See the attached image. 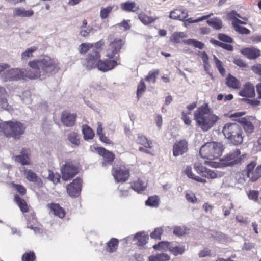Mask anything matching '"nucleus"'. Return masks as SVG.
I'll return each instance as SVG.
<instances>
[{"instance_id": "obj_1", "label": "nucleus", "mask_w": 261, "mask_h": 261, "mask_svg": "<svg viewBox=\"0 0 261 261\" xmlns=\"http://www.w3.org/2000/svg\"><path fill=\"white\" fill-rule=\"evenodd\" d=\"M59 65L57 59L47 55L31 60L28 64L32 72L31 77H34V79L40 78L41 75L49 76L57 72L59 69Z\"/></svg>"}, {"instance_id": "obj_2", "label": "nucleus", "mask_w": 261, "mask_h": 261, "mask_svg": "<svg viewBox=\"0 0 261 261\" xmlns=\"http://www.w3.org/2000/svg\"><path fill=\"white\" fill-rule=\"evenodd\" d=\"M124 44L120 38H115L108 45L106 50L107 59H100L97 63L96 68L103 72H106L115 68L118 65L117 60L120 58L119 52Z\"/></svg>"}, {"instance_id": "obj_3", "label": "nucleus", "mask_w": 261, "mask_h": 261, "mask_svg": "<svg viewBox=\"0 0 261 261\" xmlns=\"http://www.w3.org/2000/svg\"><path fill=\"white\" fill-rule=\"evenodd\" d=\"M194 119L198 127L206 132L215 125L219 117L212 112L208 103L205 102L194 112Z\"/></svg>"}, {"instance_id": "obj_4", "label": "nucleus", "mask_w": 261, "mask_h": 261, "mask_svg": "<svg viewBox=\"0 0 261 261\" xmlns=\"http://www.w3.org/2000/svg\"><path fill=\"white\" fill-rule=\"evenodd\" d=\"M222 133L228 142L234 146L242 144L245 136L242 127L235 122L225 124L222 128Z\"/></svg>"}, {"instance_id": "obj_5", "label": "nucleus", "mask_w": 261, "mask_h": 261, "mask_svg": "<svg viewBox=\"0 0 261 261\" xmlns=\"http://www.w3.org/2000/svg\"><path fill=\"white\" fill-rule=\"evenodd\" d=\"M26 126L24 124L18 121H7L0 123V132L7 138L19 140L25 133Z\"/></svg>"}, {"instance_id": "obj_6", "label": "nucleus", "mask_w": 261, "mask_h": 261, "mask_svg": "<svg viewBox=\"0 0 261 261\" xmlns=\"http://www.w3.org/2000/svg\"><path fill=\"white\" fill-rule=\"evenodd\" d=\"M224 147L222 143L216 142H207L200 148V155L210 160L218 159L222 155Z\"/></svg>"}, {"instance_id": "obj_7", "label": "nucleus", "mask_w": 261, "mask_h": 261, "mask_svg": "<svg viewBox=\"0 0 261 261\" xmlns=\"http://www.w3.org/2000/svg\"><path fill=\"white\" fill-rule=\"evenodd\" d=\"M245 154L241 155V151L236 149L219 160V162H212L211 165L214 168L233 166L241 164Z\"/></svg>"}, {"instance_id": "obj_8", "label": "nucleus", "mask_w": 261, "mask_h": 261, "mask_svg": "<svg viewBox=\"0 0 261 261\" xmlns=\"http://www.w3.org/2000/svg\"><path fill=\"white\" fill-rule=\"evenodd\" d=\"M32 73L31 69L15 68L11 69L7 71V76L9 81H18L27 79L34 80L31 76Z\"/></svg>"}, {"instance_id": "obj_9", "label": "nucleus", "mask_w": 261, "mask_h": 261, "mask_svg": "<svg viewBox=\"0 0 261 261\" xmlns=\"http://www.w3.org/2000/svg\"><path fill=\"white\" fill-rule=\"evenodd\" d=\"M112 174L117 182H125L130 177V170L124 166L113 167Z\"/></svg>"}, {"instance_id": "obj_10", "label": "nucleus", "mask_w": 261, "mask_h": 261, "mask_svg": "<svg viewBox=\"0 0 261 261\" xmlns=\"http://www.w3.org/2000/svg\"><path fill=\"white\" fill-rule=\"evenodd\" d=\"M62 178L63 180H70L79 172L78 168L71 161H67L63 165L61 169Z\"/></svg>"}, {"instance_id": "obj_11", "label": "nucleus", "mask_w": 261, "mask_h": 261, "mask_svg": "<svg viewBox=\"0 0 261 261\" xmlns=\"http://www.w3.org/2000/svg\"><path fill=\"white\" fill-rule=\"evenodd\" d=\"M101 55L99 50H91L86 55L84 59V66L90 70L96 68Z\"/></svg>"}, {"instance_id": "obj_12", "label": "nucleus", "mask_w": 261, "mask_h": 261, "mask_svg": "<svg viewBox=\"0 0 261 261\" xmlns=\"http://www.w3.org/2000/svg\"><path fill=\"white\" fill-rule=\"evenodd\" d=\"M256 162L253 161L247 164L245 171L248 178L251 182H254L261 177V165L258 166L255 169Z\"/></svg>"}, {"instance_id": "obj_13", "label": "nucleus", "mask_w": 261, "mask_h": 261, "mask_svg": "<svg viewBox=\"0 0 261 261\" xmlns=\"http://www.w3.org/2000/svg\"><path fill=\"white\" fill-rule=\"evenodd\" d=\"M237 121L240 124V126L247 135H250L254 132L255 119L253 117L247 116L239 118Z\"/></svg>"}, {"instance_id": "obj_14", "label": "nucleus", "mask_w": 261, "mask_h": 261, "mask_svg": "<svg viewBox=\"0 0 261 261\" xmlns=\"http://www.w3.org/2000/svg\"><path fill=\"white\" fill-rule=\"evenodd\" d=\"M82 182V179L80 177H77L67 186V192L70 196L77 197L80 195Z\"/></svg>"}, {"instance_id": "obj_15", "label": "nucleus", "mask_w": 261, "mask_h": 261, "mask_svg": "<svg viewBox=\"0 0 261 261\" xmlns=\"http://www.w3.org/2000/svg\"><path fill=\"white\" fill-rule=\"evenodd\" d=\"M77 114L71 113L69 110H65L62 112L61 121L66 127H72L76 123Z\"/></svg>"}, {"instance_id": "obj_16", "label": "nucleus", "mask_w": 261, "mask_h": 261, "mask_svg": "<svg viewBox=\"0 0 261 261\" xmlns=\"http://www.w3.org/2000/svg\"><path fill=\"white\" fill-rule=\"evenodd\" d=\"M188 150V143L186 139L176 141L173 145V155L178 156L182 155Z\"/></svg>"}, {"instance_id": "obj_17", "label": "nucleus", "mask_w": 261, "mask_h": 261, "mask_svg": "<svg viewBox=\"0 0 261 261\" xmlns=\"http://www.w3.org/2000/svg\"><path fill=\"white\" fill-rule=\"evenodd\" d=\"M239 95L246 98H253L255 96V87L250 82H246L239 92Z\"/></svg>"}, {"instance_id": "obj_18", "label": "nucleus", "mask_w": 261, "mask_h": 261, "mask_svg": "<svg viewBox=\"0 0 261 261\" xmlns=\"http://www.w3.org/2000/svg\"><path fill=\"white\" fill-rule=\"evenodd\" d=\"M98 154L103 158V165H111L115 159L114 154L102 147L96 148Z\"/></svg>"}, {"instance_id": "obj_19", "label": "nucleus", "mask_w": 261, "mask_h": 261, "mask_svg": "<svg viewBox=\"0 0 261 261\" xmlns=\"http://www.w3.org/2000/svg\"><path fill=\"white\" fill-rule=\"evenodd\" d=\"M230 20H232V25L234 30L241 34H248L250 33V31L244 27H241L240 24H246V23L237 17L234 16H230Z\"/></svg>"}, {"instance_id": "obj_20", "label": "nucleus", "mask_w": 261, "mask_h": 261, "mask_svg": "<svg viewBox=\"0 0 261 261\" xmlns=\"http://www.w3.org/2000/svg\"><path fill=\"white\" fill-rule=\"evenodd\" d=\"M47 207L50 209L54 215L60 218H63L65 216L66 212L59 204L55 203H48L47 205Z\"/></svg>"}, {"instance_id": "obj_21", "label": "nucleus", "mask_w": 261, "mask_h": 261, "mask_svg": "<svg viewBox=\"0 0 261 261\" xmlns=\"http://www.w3.org/2000/svg\"><path fill=\"white\" fill-rule=\"evenodd\" d=\"M241 53L250 60L255 59L260 55V50L255 48H244L241 50Z\"/></svg>"}, {"instance_id": "obj_22", "label": "nucleus", "mask_w": 261, "mask_h": 261, "mask_svg": "<svg viewBox=\"0 0 261 261\" xmlns=\"http://www.w3.org/2000/svg\"><path fill=\"white\" fill-rule=\"evenodd\" d=\"M225 84L230 89L238 90L241 88V82L236 77L229 74L226 78Z\"/></svg>"}, {"instance_id": "obj_23", "label": "nucleus", "mask_w": 261, "mask_h": 261, "mask_svg": "<svg viewBox=\"0 0 261 261\" xmlns=\"http://www.w3.org/2000/svg\"><path fill=\"white\" fill-rule=\"evenodd\" d=\"M7 92L6 89L0 86V108L2 109L10 110L12 109L11 106L8 104L7 99Z\"/></svg>"}, {"instance_id": "obj_24", "label": "nucleus", "mask_w": 261, "mask_h": 261, "mask_svg": "<svg viewBox=\"0 0 261 261\" xmlns=\"http://www.w3.org/2000/svg\"><path fill=\"white\" fill-rule=\"evenodd\" d=\"M147 184L141 177L138 178L137 179L130 182V188L138 192L145 190Z\"/></svg>"}, {"instance_id": "obj_25", "label": "nucleus", "mask_w": 261, "mask_h": 261, "mask_svg": "<svg viewBox=\"0 0 261 261\" xmlns=\"http://www.w3.org/2000/svg\"><path fill=\"white\" fill-rule=\"evenodd\" d=\"M21 153V154L15 156V161L21 163L22 165L31 164L28 150L25 148H22Z\"/></svg>"}, {"instance_id": "obj_26", "label": "nucleus", "mask_w": 261, "mask_h": 261, "mask_svg": "<svg viewBox=\"0 0 261 261\" xmlns=\"http://www.w3.org/2000/svg\"><path fill=\"white\" fill-rule=\"evenodd\" d=\"M34 14V11L32 9L26 10L24 8L18 7L13 10V15L17 17H29Z\"/></svg>"}, {"instance_id": "obj_27", "label": "nucleus", "mask_w": 261, "mask_h": 261, "mask_svg": "<svg viewBox=\"0 0 261 261\" xmlns=\"http://www.w3.org/2000/svg\"><path fill=\"white\" fill-rule=\"evenodd\" d=\"M88 22L86 19L82 21V25L80 27V31L79 34L83 37H88L90 33L93 31V28L92 27H87Z\"/></svg>"}, {"instance_id": "obj_28", "label": "nucleus", "mask_w": 261, "mask_h": 261, "mask_svg": "<svg viewBox=\"0 0 261 261\" xmlns=\"http://www.w3.org/2000/svg\"><path fill=\"white\" fill-rule=\"evenodd\" d=\"M120 8L122 10L127 12H136L139 9V7L136 6L134 2H125L121 3Z\"/></svg>"}, {"instance_id": "obj_29", "label": "nucleus", "mask_w": 261, "mask_h": 261, "mask_svg": "<svg viewBox=\"0 0 261 261\" xmlns=\"http://www.w3.org/2000/svg\"><path fill=\"white\" fill-rule=\"evenodd\" d=\"M38 223L35 214H31L30 218H27V227L33 230L35 232L40 231V228L37 226Z\"/></svg>"}, {"instance_id": "obj_30", "label": "nucleus", "mask_w": 261, "mask_h": 261, "mask_svg": "<svg viewBox=\"0 0 261 261\" xmlns=\"http://www.w3.org/2000/svg\"><path fill=\"white\" fill-rule=\"evenodd\" d=\"M136 142L138 144H141L144 146L145 148H149L151 149L152 148V142L143 135L139 134L136 139Z\"/></svg>"}, {"instance_id": "obj_31", "label": "nucleus", "mask_w": 261, "mask_h": 261, "mask_svg": "<svg viewBox=\"0 0 261 261\" xmlns=\"http://www.w3.org/2000/svg\"><path fill=\"white\" fill-rule=\"evenodd\" d=\"M14 200L22 213H27L29 212V206L24 199L21 198L18 195H16L14 196Z\"/></svg>"}, {"instance_id": "obj_32", "label": "nucleus", "mask_w": 261, "mask_h": 261, "mask_svg": "<svg viewBox=\"0 0 261 261\" xmlns=\"http://www.w3.org/2000/svg\"><path fill=\"white\" fill-rule=\"evenodd\" d=\"M223 174L224 173L218 172L216 170H212L207 168L203 177L208 179H215L222 176Z\"/></svg>"}, {"instance_id": "obj_33", "label": "nucleus", "mask_w": 261, "mask_h": 261, "mask_svg": "<svg viewBox=\"0 0 261 261\" xmlns=\"http://www.w3.org/2000/svg\"><path fill=\"white\" fill-rule=\"evenodd\" d=\"M24 174L26 179L31 182L36 183L40 179L37 174L31 169H24Z\"/></svg>"}, {"instance_id": "obj_34", "label": "nucleus", "mask_w": 261, "mask_h": 261, "mask_svg": "<svg viewBox=\"0 0 261 261\" xmlns=\"http://www.w3.org/2000/svg\"><path fill=\"white\" fill-rule=\"evenodd\" d=\"M119 241L116 238H112L107 243L106 249L109 252H113L115 251L118 246Z\"/></svg>"}, {"instance_id": "obj_35", "label": "nucleus", "mask_w": 261, "mask_h": 261, "mask_svg": "<svg viewBox=\"0 0 261 261\" xmlns=\"http://www.w3.org/2000/svg\"><path fill=\"white\" fill-rule=\"evenodd\" d=\"M139 19L145 25H147L153 22L157 18L148 16L144 12H141L138 15Z\"/></svg>"}, {"instance_id": "obj_36", "label": "nucleus", "mask_w": 261, "mask_h": 261, "mask_svg": "<svg viewBox=\"0 0 261 261\" xmlns=\"http://www.w3.org/2000/svg\"><path fill=\"white\" fill-rule=\"evenodd\" d=\"M185 174L188 177L191 178L194 180L201 183H205L206 182V179L201 178L198 176L195 175L192 171V168L190 166H187L185 171Z\"/></svg>"}, {"instance_id": "obj_37", "label": "nucleus", "mask_w": 261, "mask_h": 261, "mask_svg": "<svg viewBox=\"0 0 261 261\" xmlns=\"http://www.w3.org/2000/svg\"><path fill=\"white\" fill-rule=\"evenodd\" d=\"M37 49L38 47L35 46L28 48L24 51L21 53V60L27 61L29 58L33 57V53L35 52Z\"/></svg>"}, {"instance_id": "obj_38", "label": "nucleus", "mask_w": 261, "mask_h": 261, "mask_svg": "<svg viewBox=\"0 0 261 261\" xmlns=\"http://www.w3.org/2000/svg\"><path fill=\"white\" fill-rule=\"evenodd\" d=\"M82 132L85 140L92 139L95 135L92 129L87 125H84L83 126Z\"/></svg>"}, {"instance_id": "obj_39", "label": "nucleus", "mask_w": 261, "mask_h": 261, "mask_svg": "<svg viewBox=\"0 0 261 261\" xmlns=\"http://www.w3.org/2000/svg\"><path fill=\"white\" fill-rule=\"evenodd\" d=\"M207 24L212 27L214 29L220 30L222 28L223 24L221 19L217 18L211 19L207 21Z\"/></svg>"}, {"instance_id": "obj_40", "label": "nucleus", "mask_w": 261, "mask_h": 261, "mask_svg": "<svg viewBox=\"0 0 261 261\" xmlns=\"http://www.w3.org/2000/svg\"><path fill=\"white\" fill-rule=\"evenodd\" d=\"M135 238L138 240V245L143 246L146 244L149 239L148 235L141 232H138L136 234Z\"/></svg>"}, {"instance_id": "obj_41", "label": "nucleus", "mask_w": 261, "mask_h": 261, "mask_svg": "<svg viewBox=\"0 0 261 261\" xmlns=\"http://www.w3.org/2000/svg\"><path fill=\"white\" fill-rule=\"evenodd\" d=\"M160 202V198L158 196L149 197L145 201V204L151 207H158Z\"/></svg>"}, {"instance_id": "obj_42", "label": "nucleus", "mask_w": 261, "mask_h": 261, "mask_svg": "<svg viewBox=\"0 0 261 261\" xmlns=\"http://www.w3.org/2000/svg\"><path fill=\"white\" fill-rule=\"evenodd\" d=\"M169 250L173 254L177 256L179 254H182L184 253L185 251V247L184 246H174L171 242Z\"/></svg>"}, {"instance_id": "obj_43", "label": "nucleus", "mask_w": 261, "mask_h": 261, "mask_svg": "<svg viewBox=\"0 0 261 261\" xmlns=\"http://www.w3.org/2000/svg\"><path fill=\"white\" fill-rule=\"evenodd\" d=\"M90 48H92V44L90 43H82L78 47V50L81 55H85L88 53Z\"/></svg>"}, {"instance_id": "obj_44", "label": "nucleus", "mask_w": 261, "mask_h": 261, "mask_svg": "<svg viewBox=\"0 0 261 261\" xmlns=\"http://www.w3.org/2000/svg\"><path fill=\"white\" fill-rule=\"evenodd\" d=\"M259 192L258 190H250L247 192L248 198L250 200H252L255 202L259 201ZM259 200L260 201H261V197L260 198Z\"/></svg>"}, {"instance_id": "obj_45", "label": "nucleus", "mask_w": 261, "mask_h": 261, "mask_svg": "<svg viewBox=\"0 0 261 261\" xmlns=\"http://www.w3.org/2000/svg\"><path fill=\"white\" fill-rule=\"evenodd\" d=\"M214 61L215 64V66L218 70L219 73L222 75L224 76L225 74L226 71L223 66V63L222 61L218 59L215 55H214Z\"/></svg>"}, {"instance_id": "obj_46", "label": "nucleus", "mask_w": 261, "mask_h": 261, "mask_svg": "<svg viewBox=\"0 0 261 261\" xmlns=\"http://www.w3.org/2000/svg\"><path fill=\"white\" fill-rule=\"evenodd\" d=\"M36 254L33 251L24 253L21 257L22 261H36Z\"/></svg>"}, {"instance_id": "obj_47", "label": "nucleus", "mask_w": 261, "mask_h": 261, "mask_svg": "<svg viewBox=\"0 0 261 261\" xmlns=\"http://www.w3.org/2000/svg\"><path fill=\"white\" fill-rule=\"evenodd\" d=\"M171 246V242H160L157 244H155L153 247L155 250H167V249H170V247Z\"/></svg>"}, {"instance_id": "obj_48", "label": "nucleus", "mask_w": 261, "mask_h": 261, "mask_svg": "<svg viewBox=\"0 0 261 261\" xmlns=\"http://www.w3.org/2000/svg\"><path fill=\"white\" fill-rule=\"evenodd\" d=\"M114 8V6H109L106 8H101L100 12V17L102 19H106L109 14L112 12Z\"/></svg>"}, {"instance_id": "obj_49", "label": "nucleus", "mask_w": 261, "mask_h": 261, "mask_svg": "<svg viewBox=\"0 0 261 261\" xmlns=\"http://www.w3.org/2000/svg\"><path fill=\"white\" fill-rule=\"evenodd\" d=\"M68 139L72 144L79 146L80 140L78 138V134L75 132H71L68 135Z\"/></svg>"}, {"instance_id": "obj_50", "label": "nucleus", "mask_w": 261, "mask_h": 261, "mask_svg": "<svg viewBox=\"0 0 261 261\" xmlns=\"http://www.w3.org/2000/svg\"><path fill=\"white\" fill-rule=\"evenodd\" d=\"M159 74V70L158 69L153 71H149L148 75L145 78L147 82L152 81L153 83L156 82V77Z\"/></svg>"}, {"instance_id": "obj_51", "label": "nucleus", "mask_w": 261, "mask_h": 261, "mask_svg": "<svg viewBox=\"0 0 261 261\" xmlns=\"http://www.w3.org/2000/svg\"><path fill=\"white\" fill-rule=\"evenodd\" d=\"M146 89L145 83L143 80H141L137 86V96L138 99L142 96Z\"/></svg>"}, {"instance_id": "obj_52", "label": "nucleus", "mask_w": 261, "mask_h": 261, "mask_svg": "<svg viewBox=\"0 0 261 261\" xmlns=\"http://www.w3.org/2000/svg\"><path fill=\"white\" fill-rule=\"evenodd\" d=\"M164 230L161 227H158L150 233V237L152 239L161 240V236L163 234Z\"/></svg>"}, {"instance_id": "obj_53", "label": "nucleus", "mask_w": 261, "mask_h": 261, "mask_svg": "<svg viewBox=\"0 0 261 261\" xmlns=\"http://www.w3.org/2000/svg\"><path fill=\"white\" fill-rule=\"evenodd\" d=\"M217 37L219 40L224 42L228 43L233 42V39L230 36L224 33H219Z\"/></svg>"}, {"instance_id": "obj_54", "label": "nucleus", "mask_w": 261, "mask_h": 261, "mask_svg": "<svg viewBox=\"0 0 261 261\" xmlns=\"http://www.w3.org/2000/svg\"><path fill=\"white\" fill-rule=\"evenodd\" d=\"M60 175L58 173H54L52 171H49L48 178L49 180L56 184L60 182Z\"/></svg>"}, {"instance_id": "obj_55", "label": "nucleus", "mask_w": 261, "mask_h": 261, "mask_svg": "<svg viewBox=\"0 0 261 261\" xmlns=\"http://www.w3.org/2000/svg\"><path fill=\"white\" fill-rule=\"evenodd\" d=\"M194 168L195 171L202 176H203L207 169V168L203 166V165L200 163H196L194 164Z\"/></svg>"}, {"instance_id": "obj_56", "label": "nucleus", "mask_w": 261, "mask_h": 261, "mask_svg": "<svg viewBox=\"0 0 261 261\" xmlns=\"http://www.w3.org/2000/svg\"><path fill=\"white\" fill-rule=\"evenodd\" d=\"M181 11L179 9H175L172 11L170 14V17L174 19L182 20L184 18L181 15Z\"/></svg>"}, {"instance_id": "obj_57", "label": "nucleus", "mask_w": 261, "mask_h": 261, "mask_svg": "<svg viewBox=\"0 0 261 261\" xmlns=\"http://www.w3.org/2000/svg\"><path fill=\"white\" fill-rule=\"evenodd\" d=\"M184 37L182 33H174L171 37V41L175 43H179L181 42L182 38Z\"/></svg>"}, {"instance_id": "obj_58", "label": "nucleus", "mask_w": 261, "mask_h": 261, "mask_svg": "<svg viewBox=\"0 0 261 261\" xmlns=\"http://www.w3.org/2000/svg\"><path fill=\"white\" fill-rule=\"evenodd\" d=\"M173 233L178 236H182L186 233V229L185 227L175 226L173 229Z\"/></svg>"}, {"instance_id": "obj_59", "label": "nucleus", "mask_w": 261, "mask_h": 261, "mask_svg": "<svg viewBox=\"0 0 261 261\" xmlns=\"http://www.w3.org/2000/svg\"><path fill=\"white\" fill-rule=\"evenodd\" d=\"M92 49L99 50L100 53L103 46L105 45V41L103 39H101L99 41L92 43Z\"/></svg>"}, {"instance_id": "obj_60", "label": "nucleus", "mask_w": 261, "mask_h": 261, "mask_svg": "<svg viewBox=\"0 0 261 261\" xmlns=\"http://www.w3.org/2000/svg\"><path fill=\"white\" fill-rule=\"evenodd\" d=\"M233 63L241 68H245L248 66L247 64L242 59L239 58H235Z\"/></svg>"}, {"instance_id": "obj_61", "label": "nucleus", "mask_w": 261, "mask_h": 261, "mask_svg": "<svg viewBox=\"0 0 261 261\" xmlns=\"http://www.w3.org/2000/svg\"><path fill=\"white\" fill-rule=\"evenodd\" d=\"M191 114V112H189L187 113H185L184 112H182L181 119H182L185 124H186L187 125H191V120L190 118L189 117V115Z\"/></svg>"}, {"instance_id": "obj_62", "label": "nucleus", "mask_w": 261, "mask_h": 261, "mask_svg": "<svg viewBox=\"0 0 261 261\" xmlns=\"http://www.w3.org/2000/svg\"><path fill=\"white\" fill-rule=\"evenodd\" d=\"M13 187L22 196H24V195H25L27 190L23 186L19 184H14Z\"/></svg>"}, {"instance_id": "obj_63", "label": "nucleus", "mask_w": 261, "mask_h": 261, "mask_svg": "<svg viewBox=\"0 0 261 261\" xmlns=\"http://www.w3.org/2000/svg\"><path fill=\"white\" fill-rule=\"evenodd\" d=\"M187 41L188 44H192L194 47L199 49H202L204 46L203 43L194 39H189Z\"/></svg>"}, {"instance_id": "obj_64", "label": "nucleus", "mask_w": 261, "mask_h": 261, "mask_svg": "<svg viewBox=\"0 0 261 261\" xmlns=\"http://www.w3.org/2000/svg\"><path fill=\"white\" fill-rule=\"evenodd\" d=\"M251 69L254 73L261 76V64L254 65L251 66Z\"/></svg>"}]
</instances>
